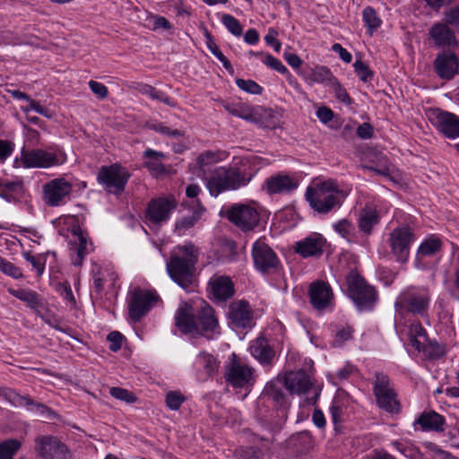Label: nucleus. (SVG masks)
Listing matches in <instances>:
<instances>
[{"label":"nucleus","instance_id":"f8f14e48","mask_svg":"<svg viewBox=\"0 0 459 459\" xmlns=\"http://www.w3.org/2000/svg\"><path fill=\"white\" fill-rule=\"evenodd\" d=\"M155 292L135 288L128 301L129 316L134 322H139L158 301Z\"/></svg>","mask_w":459,"mask_h":459},{"label":"nucleus","instance_id":"e2e57ef3","mask_svg":"<svg viewBox=\"0 0 459 459\" xmlns=\"http://www.w3.org/2000/svg\"><path fill=\"white\" fill-rule=\"evenodd\" d=\"M23 257L32 265L37 271L39 276L42 275L45 270V263L40 256H35L30 252L23 253Z\"/></svg>","mask_w":459,"mask_h":459},{"label":"nucleus","instance_id":"c9c22d12","mask_svg":"<svg viewBox=\"0 0 459 459\" xmlns=\"http://www.w3.org/2000/svg\"><path fill=\"white\" fill-rule=\"evenodd\" d=\"M429 33L438 46H451L456 43L454 32L445 24H435Z\"/></svg>","mask_w":459,"mask_h":459},{"label":"nucleus","instance_id":"1a4fd4ad","mask_svg":"<svg viewBox=\"0 0 459 459\" xmlns=\"http://www.w3.org/2000/svg\"><path fill=\"white\" fill-rule=\"evenodd\" d=\"M177 206L178 203L171 195L152 198L145 209V221L151 225L160 226L169 221Z\"/></svg>","mask_w":459,"mask_h":459},{"label":"nucleus","instance_id":"b1692460","mask_svg":"<svg viewBox=\"0 0 459 459\" xmlns=\"http://www.w3.org/2000/svg\"><path fill=\"white\" fill-rule=\"evenodd\" d=\"M435 126L447 138L459 137V117L453 113L438 112L436 116Z\"/></svg>","mask_w":459,"mask_h":459},{"label":"nucleus","instance_id":"c756f323","mask_svg":"<svg viewBox=\"0 0 459 459\" xmlns=\"http://www.w3.org/2000/svg\"><path fill=\"white\" fill-rule=\"evenodd\" d=\"M424 431H444L446 419L435 411H423L415 420Z\"/></svg>","mask_w":459,"mask_h":459},{"label":"nucleus","instance_id":"58836bf2","mask_svg":"<svg viewBox=\"0 0 459 459\" xmlns=\"http://www.w3.org/2000/svg\"><path fill=\"white\" fill-rule=\"evenodd\" d=\"M409 339L411 344L419 351L424 350L423 342L428 340L425 328L420 322L412 323L409 327Z\"/></svg>","mask_w":459,"mask_h":459},{"label":"nucleus","instance_id":"a18cd8bd","mask_svg":"<svg viewBox=\"0 0 459 459\" xmlns=\"http://www.w3.org/2000/svg\"><path fill=\"white\" fill-rule=\"evenodd\" d=\"M22 446L21 441L14 438L6 439L0 443V459H13Z\"/></svg>","mask_w":459,"mask_h":459},{"label":"nucleus","instance_id":"5fc2aeb1","mask_svg":"<svg viewBox=\"0 0 459 459\" xmlns=\"http://www.w3.org/2000/svg\"><path fill=\"white\" fill-rule=\"evenodd\" d=\"M109 394L114 398L128 403H133L136 401V396L134 394V393L122 387H111L109 389Z\"/></svg>","mask_w":459,"mask_h":459},{"label":"nucleus","instance_id":"ea45409f","mask_svg":"<svg viewBox=\"0 0 459 459\" xmlns=\"http://www.w3.org/2000/svg\"><path fill=\"white\" fill-rule=\"evenodd\" d=\"M335 79L330 69L326 66H316L311 69L307 76V80L310 82L323 83L328 87Z\"/></svg>","mask_w":459,"mask_h":459},{"label":"nucleus","instance_id":"f704fd0d","mask_svg":"<svg viewBox=\"0 0 459 459\" xmlns=\"http://www.w3.org/2000/svg\"><path fill=\"white\" fill-rule=\"evenodd\" d=\"M226 111L232 116L240 117L249 122H256L257 119L254 114L253 108L243 102H222Z\"/></svg>","mask_w":459,"mask_h":459},{"label":"nucleus","instance_id":"2eb2a0df","mask_svg":"<svg viewBox=\"0 0 459 459\" xmlns=\"http://www.w3.org/2000/svg\"><path fill=\"white\" fill-rule=\"evenodd\" d=\"M225 379L235 388H245L253 384L254 370L247 364L234 359L227 367Z\"/></svg>","mask_w":459,"mask_h":459},{"label":"nucleus","instance_id":"f257e3e1","mask_svg":"<svg viewBox=\"0 0 459 459\" xmlns=\"http://www.w3.org/2000/svg\"><path fill=\"white\" fill-rule=\"evenodd\" d=\"M198 254V248L192 243L177 246L167 262L166 267L169 277L185 290L195 281Z\"/></svg>","mask_w":459,"mask_h":459},{"label":"nucleus","instance_id":"e433bc0d","mask_svg":"<svg viewBox=\"0 0 459 459\" xmlns=\"http://www.w3.org/2000/svg\"><path fill=\"white\" fill-rule=\"evenodd\" d=\"M8 292L24 302L31 309H38L42 306L40 296L34 290L9 288Z\"/></svg>","mask_w":459,"mask_h":459},{"label":"nucleus","instance_id":"dca6fc26","mask_svg":"<svg viewBox=\"0 0 459 459\" xmlns=\"http://www.w3.org/2000/svg\"><path fill=\"white\" fill-rule=\"evenodd\" d=\"M35 450L43 458L66 459L67 448L51 436L39 437L35 440Z\"/></svg>","mask_w":459,"mask_h":459},{"label":"nucleus","instance_id":"09e8293b","mask_svg":"<svg viewBox=\"0 0 459 459\" xmlns=\"http://www.w3.org/2000/svg\"><path fill=\"white\" fill-rule=\"evenodd\" d=\"M221 22L232 35L236 37L242 35L243 27L234 16L224 13L221 16Z\"/></svg>","mask_w":459,"mask_h":459},{"label":"nucleus","instance_id":"864d4df0","mask_svg":"<svg viewBox=\"0 0 459 459\" xmlns=\"http://www.w3.org/2000/svg\"><path fill=\"white\" fill-rule=\"evenodd\" d=\"M185 400V396L178 391L168 392L165 398L166 405L174 411L178 410Z\"/></svg>","mask_w":459,"mask_h":459},{"label":"nucleus","instance_id":"20e7f679","mask_svg":"<svg viewBox=\"0 0 459 459\" xmlns=\"http://www.w3.org/2000/svg\"><path fill=\"white\" fill-rule=\"evenodd\" d=\"M221 214L244 232L253 230L260 221V213L254 202L224 206Z\"/></svg>","mask_w":459,"mask_h":459},{"label":"nucleus","instance_id":"3c124183","mask_svg":"<svg viewBox=\"0 0 459 459\" xmlns=\"http://www.w3.org/2000/svg\"><path fill=\"white\" fill-rule=\"evenodd\" d=\"M0 271L13 279L22 278L23 274L21 269L11 262L0 256Z\"/></svg>","mask_w":459,"mask_h":459},{"label":"nucleus","instance_id":"cd10ccee","mask_svg":"<svg viewBox=\"0 0 459 459\" xmlns=\"http://www.w3.org/2000/svg\"><path fill=\"white\" fill-rule=\"evenodd\" d=\"M209 287L218 300H226L234 295V284L228 276L214 275L209 281Z\"/></svg>","mask_w":459,"mask_h":459},{"label":"nucleus","instance_id":"a19ab883","mask_svg":"<svg viewBox=\"0 0 459 459\" xmlns=\"http://www.w3.org/2000/svg\"><path fill=\"white\" fill-rule=\"evenodd\" d=\"M196 363L204 369L208 377L214 376L220 368V362L216 357L205 351L198 354Z\"/></svg>","mask_w":459,"mask_h":459},{"label":"nucleus","instance_id":"9d476101","mask_svg":"<svg viewBox=\"0 0 459 459\" xmlns=\"http://www.w3.org/2000/svg\"><path fill=\"white\" fill-rule=\"evenodd\" d=\"M73 191V184L65 178H57L45 183L42 187V199L50 207L65 204Z\"/></svg>","mask_w":459,"mask_h":459},{"label":"nucleus","instance_id":"393cba45","mask_svg":"<svg viewBox=\"0 0 459 459\" xmlns=\"http://www.w3.org/2000/svg\"><path fill=\"white\" fill-rule=\"evenodd\" d=\"M325 238L320 234H312L296 243L295 252L302 257L318 256L323 253Z\"/></svg>","mask_w":459,"mask_h":459},{"label":"nucleus","instance_id":"79ce46f5","mask_svg":"<svg viewBox=\"0 0 459 459\" xmlns=\"http://www.w3.org/2000/svg\"><path fill=\"white\" fill-rule=\"evenodd\" d=\"M23 406H26L29 411H34L39 416L48 420H51L56 416V413L52 409L43 403L35 402L28 395L24 396Z\"/></svg>","mask_w":459,"mask_h":459},{"label":"nucleus","instance_id":"c03bdc74","mask_svg":"<svg viewBox=\"0 0 459 459\" xmlns=\"http://www.w3.org/2000/svg\"><path fill=\"white\" fill-rule=\"evenodd\" d=\"M362 18L368 28V32L370 35H372L373 32L381 26V19L377 14L375 9L370 6H368L363 10Z\"/></svg>","mask_w":459,"mask_h":459},{"label":"nucleus","instance_id":"0e129e2a","mask_svg":"<svg viewBox=\"0 0 459 459\" xmlns=\"http://www.w3.org/2000/svg\"><path fill=\"white\" fill-rule=\"evenodd\" d=\"M154 130L161 134L167 135L170 138H179L184 136L185 132L179 129H173L162 124L154 126Z\"/></svg>","mask_w":459,"mask_h":459},{"label":"nucleus","instance_id":"49530a36","mask_svg":"<svg viewBox=\"0 0 459 459\" xmlns=\"http://www.w3.org/2000/svg\"><path fill=\"white\" fill-rule=\"evenodd\" d=\"M198 206L199 210L195 211L193 214L185 216L176 222V230H178L179 234H182V231L192 228L200 219L204 208L199 204Z\"/></svg>","mask_w":459,"mask_h":459},{"label":"nucleus","instance_id":"603ef678","mask_svg":"<svg viewBox=\"0 0 459 459\" xmlns=\"http://www.w3.org/2000/svg\"><path fill=\"white\" fill-rule=\"evenodd\" d=\"M354 72L359 77V79L364 82H368L372 80L373 78V72L370 70L368 65H366L361 60H356L353 64Z\"/></svg>","mask_w":459,"mask_h":459},{"label":"nucleus","instance_id":"72a5a7b5","mask_svg":"<svg viewBox=\"0 0 459 459\" xmlns=\"http://www.w3.org/2000/svg\"><path fill=\"white\" fill-rule=\"evenodd\" d=\"M165 155L160 152L152 149H147L143 152L144 167H146L151 174L154 177H160L166 173V169L162 164V159Z\"/></svg>","mask_w":459,"mask_h":459},{"label":"nucleus","instance_id":"f03ea898","mask_svg":"<svg viewBox=\"0 0 459 459\" xmlns=\"http://www.w3.org/2000/svg\"><path fill=\"white\" fill-rule=\"evenodd\" d=\"M309 206L320 214H327L342 206L346 197L344 191L339 188L333 179L314 181L305 193Z\"/></svg>","mask_w":459,"mask_h":459},{"label":"nucleus","instance_id":"6ab92c4d","mask_svg":"<svg viewBox=\"0 0 459 459\" xmlns=\"http://www.w3.org/2000/svg\"><path fill=\"white\" fill-rule=\"evenodd\" d=\"M310 303L316 310H324L330 306L333 294L331 286L323 281L310 284L308 290Z\"/></svg>","mask_w":459,"mask_h":459},{"label":"nucleus","instance_id":"5701e85b","mask_svg":"<svg viewBox=\"0 0 459 459\" xmlns=\"http://www.w3.org/2000/svg\"><path fill=\"white\" fill-rule=\"evenodd\" d=\"M175 324L183 333H201L193 308L186 304L177 310Z\"/></svg>","mask_w":459,"mask_h":459},{"label":"nucleus","instance_id":"412c9836","mask_svg":"<svg viewBox=\"0 0 459 459\" xmlns=\"http://www.w3.org/2000/svg\"><path fill=\"white\" fill-rule=\"evenodd\" d=\"M282 379L285 388L291 394H307L313 386V383L305 370L287 372Z\"/></svg>","mask_w":459,"mask_h":459},{"label":"nucleus","instance_id":"69168bd1","mask_svg":"<svg viewBox=\"0 0 459 459\" xmlns=\"http://www.w3.org/2000/svg\"><path fill=\"white\" fill-rule=\"evenodd\" d=\"M89 87L91 91L99 98V99H105L107 98L108 94V88L105 84L96 82V81H90L89 82Z\"/></svg>","mask_w":459,"mask_h":459},{"label":"nucleus","instance_id":"39448f33","mask_svg":"<svg viewBox=\"0 0 459 459\" xmlns=\"http://www.w3.org/2000/svg\"><path fill=\"white\" fill-rule=\"evenodd\" d=\"M430 299L431 297L428 289L409 287L399 294L394 307L399 312L405 311L415 316H423L428 313Z\"/></svg>","mask_w":459,"mask_h":459},{"label":"nucleus","instance_id":"473e14b6","mask_svg":"<svg viewBox=\"0 0 459 459\" xmlns=\"http://www.w3.org/2000/svg\"><path fill=\"white\" fill-rule=\"evenodd\" d=\"M380 221L378 211L372 206H365L359 211L358 227L366 236L372 233L373 228Z\"/></svg>","mask_w":459,"mask_h":459},{"label":"nucleus","instance_id":"2f4dec72","mask_svg":"<svg viewBox=\"0 0 459 459\" xmlns=\"http://www.w3.org/2000/svg\"><path fill=\"white\" fill-rule=\"evenodd\" d=\"M23 192L24 186L22 179L0 178V197L7 202L18 201L22 196Z\"/></svg>","mask_w":459,"mask_h":459},{"label":"nucleus","instance_id":"bb28decb","mask_svg":"<svg viewBox=\"0 0 459 459\" xmlns=\"http://www.w3.org/2000/svg\"><path fill=\"white\" fill-rule=\"evenodd\" d=\"M264 187L270 195L289 193L298 187V182L289 175L278 174L268 178Z\"/></svg>","mask_w":459,"mask_h":459},{"label":"nucleus","instance_id":"7ed1b4c3","mask_svg":"<svg viewBox=\"0 0 459 459\" xmlns=\"http://www.w3.org/2000/svg\"><path fill=\"white\" fill-rule=\"evenodd\" d=\"M252 178V174L243 172L235 167H219L212 171L206 186L212 195L217 196L222 192L247 186Z\"/></svg>","mask_w":459,"mask_h":459},{"label":"nucleus","instance_id":"6e6552de","mask_svg":"<svg viewBox=\"0 0 459 459\" xmlns=\"http://www.w3.org/2000/svg\"><path fill=\"white\" fill-rule=\"evenodd\" d=\"M131 175L126 168L115 163L110 166H102L97 175V180L106 191L114 195H120Z\"/></svg>","mask_w":459,"mask_h":459},{"label":"nucleus","instance_id":"37998d69","mask_svg":"<svg viewBox=\"0 0 459 459\" xmlns=\"http://www.w3.org/2000/svg\"><path fill=\"white\" fill-rule=\"evenodd\" d=\"M346 397L337 395L333 398L330 406V413L332 420L335 426L340 424L342 420V415L346 411Z\"/></svg>","mask_w":459,"mask_h":459},{"label":"nucleus","instance_id":"c85d7f7f","mask_svg":"<svg viewBox=\"0 0 459 459\" xmlns=\"http://www.w3.org/2000/svg\"><path fill=\"white\" fill-rule=\"evenodd\" d=\"M283 379L276 378L267 383L262 393L264 398L273 401L276 406L286 408L290 402L283 391Z\"/></svg>","mask_w":459,"mask_h":459},{"label":"nucleus","instance_id":"8fccbe9b","mask_svg":"<svg viewBox=\"0 0 459 459\" xmlns=\"http://www.w3.org/2000/svg\"><path fill=\"white\" fill-rule=\"evenodd\" d=\"M24 396L11 388L0 386V397L13 406H23Z\"/></svg>","mask_w":459,"mask_h":459},{"label":"nucleus","instance_id":"6e6d98bb","mask_svg":"<svg viewBox=\"0 0 459 459\" xmlns=\"http://www.w3.org/2000/svg\"><path fill=\"white\" fill-rule=\"evenodd\" d=\"M220 160L221 158L219 152L206 151L198 156L197 163L202 169H204L205 167L216 163Z\"/></svg>","mask_w":459,"mask_h":459},{"label":"nucleus","instance_id":"4be33fe9","mask_svg":"<svg viewBox=\"0 0 459 459\" xmlns=\"http://www.w3.org/2000/svg\"><path fill=\"white\" fill-rule=\"evenodd\" d=\"M435 72L445 80H451L459 74V62L457 56L452 52H444L437 55L434 62Z\"/></svg>","mask_w":459,"mask_h":459},{"label":"nucleus","instance_id":"680f3d73","mask_svg":"<svg viewBox=\"0 0 459 459\" xmlns=\"http://www.w3.org/2000/svg\"><path fill=\"white\" fill-rule=\"evenodd\" d=\"M264 64L280 74H288L286 66L276 57L266 54L263 60Z\"/></svg>","mask_w":459,"mask_h":459},{"label":"nucleus","instance_id":"de8ad7c7","mask_svg":"<svg viewBox=\"0 0 459 459\" xmlns=\"http://www.w3.org/2000/svg\"><path fill=\"white\" fill-rule=\"evenodd\" d=\"M333 228L342 238L347 239L349 242L354 240V237L356 235L355 228L350 221L346 219L341 220L333 225Z\"/></svg>","mask_w":459,"mask_h":459},{"label":"nucleus","instance_id":"aec40b11","mask_svg":"<svg viewBox=\"0 0 459 459\" xmlns=\"http://www.w3.org/2000/svg\"><path fill=\"white\" fill-rule=\"evenodd\" d=\"M228 316L230 323L238 328H247L253 325V313L248 302L234 301L229 307Z\"/></svg>","mask_w":459,"mask_h":459},{"label":"nucleus","instance_id":"4468645a","mask_svg":"<svg viewBox=\"0 0 459 459\" xmlns=\"http://www.w3.org/2000/svg\"><path fill=\"white\" fill-rule=\"evenodd\" d=\"M255 267L263 273L275 270L280 261L274 251L262 239H257L252 247Z\"/></svg>","mask_w":459,"mask_h":459},{"label":"nucleus","instance_id":"423d86ee","mask_svg":"<svg viewBox=\"0 0 459 459\" xmlns=\"http://www.w3.org/2000/svg\"><path fill=\"white\" fill-rule=\"evenodd\" d=\"M348 292L359 310H369L377 299L375 288L365 281L357 272L351 271L347 275Z\"/></svg>","mask_w":459,"mask_h":459},{"label":"nucleus","instance_id":"7c9ffc66","mask_svg":"<svg viewBox=\"0 0 459 459\" xmlns=\"http://www.w3.org/2000/svg\"><path fill=\"white\" fill-rule=\"evenodd\" d=\"M251 354L262 364H269L275 356V351L269 341L261 336L254 340L250 345Z\"/></svg>","mask_w":459,"mask_h":459},{"label":"nucleus","instance_id":"4c0bfd02","mask_svg":"<svg viewBox=\"0 0 459 459\" xmlns=\"http://www.w3.org/2000/svg\"><path fill=\"white\" fill-rule=\"evenodd\" d=\"M134 89L139 91L143 95H147L152 100H160L169 107H175L176 102L171 100L167 94L163 91H160L155 89L153 86L146 84V83H135Z\"/></svg>","mask_w":459,"mask_h":459},{"label":"nucleus","instance_id":"0eeeda50","mask_svg":"<svg viewBox=\"0 0 459 459\" xmlns=\"http://www.w3.org/2000/svg\"><path fill=\"white\" fill-rule=\"evenodd\" d=\"M373 393L380 409L391 414H397L401 411L397 394L391 384L390 378L383 372L375 373Z\"/></svg>","mask_w":459,"mask_h":459},{"label":"nucleus","instance_id":"4d7b16f0","mask_svg":"<svg viewBox=\"0 0 459 459\" xmlns=\"http://www.w3.org/2000/svg\"><path fill=\"white\" fill-rule=\"evenodd\" d=\"M352 333L353 329L351 326H342V328L338 329L333 341V346H342L346 341L351 339Z\"/></svg>","mask_w":459,"mask_h":459},{"label":"nucleus","instance_id":"9b49d317","mask_svg":"<svg viewBox=\"0 0 459 459\" xmlns=\"http://www.w3.org/2000/svg\"><path fill=\"white\" fill-rule=\"evenodd\" d=\"M414 239L413 231L409 227L396 228L390 233L388 242L391 253L398 263L408 262L411 245Z\"/></svg>","mask_w":459,"mask_h":459},{"label":"nucleus","instance_id":"a878e982","mask_svg":"<svg viewBox=\"0 0 459 459\" xmlns=\"http://www.w3.org/2000/svg\"><path fill=\"white\" fill-rule=\"evenodd\" d=\"M442 246L443 243L441 239L436 236H430L426 238L418 247L415 257V266L417 268L425 267L423 260L428 257H433L440 253Z\"/></svg>","mask_w":459,"mask_h":459},{"label":"nucleus","instance_id":"338daca9","mask_svg":"<svg viewBox=\"0 0 459 459\" xmlns=\"http://www.w3.org/2000/svg\"><path fill=\"white\" fill-rule=\"evenodd\" d=\"M108 341L110 342L109 349L112 351H117L122 347L123 335L117 332L113 331L108 334Z\"/></svg>","mask_w":459,"mask_h":459},{"label":"nucleus","instance_id":"13d9d810","mask_svg":"<svg viewBox=\"0 0 459 459\" xmlns=\"http://www.w3.org/2000/svg\"><path fill=\"white\" fill-rule=\"evenodd\" d=\"M28 105L25 107H22V110L25 113H28L30 110H34L37 113L48 117H52V112L48 110V108L42 107L39 102L36 101L35 100L31 99L30 97L27 100Z\"/></svg>","mask_w":459,"mask_h":459},{"label":"nucleus","instance_id":"052dcab7","mask_svg":"<svg viewBox=\"0 0 459 459\" xmlns=\"http://www.w3.org/2000/svg\"><path fill=\"white\" fill-rule=\"evenodd\" d=\"M334 91L336 98L346 105H350L351 103V99L349 96L346 90L339 83L337 79H335L333 83L329 86Z\"/></svg>","mask_w":459,"mask_h":459},{"label":"nucleus","instance_id":"774afa93","mask_svg":"<svg viewBox=\"0 0 459 459\" xmlns=\"http://www.w3.org/2000/svg\"><path fill=\"white\" fill-rule=\"evenodd\" d=\"M292 440L295 442L294 446H298L299 444L304 446L303 449H307L311 446L312 444V437L307 431H303L292 437Z\"/></svg>","mask_w":459,"mask_h":459},{"label":"nucleus","instance_id":"bf43d9fd","mask_svg":"<svg viewBox=\"0 0 459 459\" xmlns=\"http://www.w3.org/2000/svg\"><path fill=\"white\" fill-rule=\"evenodd\" d=\"M236 84L241 90L251 94H261L263 88L252 80L237 79Z\"/></svg>","mask_w":459,"mask_h":459},{"label":"nucleus","instance_id":"a211bd4d","mask_svg":"<svg viewBox=\"0 0 459 459\" xmlns=\"http://www.w3.org/2000/svg\"><path fill=\"white\" fill-rule=\"evenodd\" d=\"M196 316L198 318L197 323L201 332L200 334L212 338L214 335L221 333L219 322L215 316V311L206 302H202Z\"/></svg>","mask_w":459,"mask_h":459},{"label":"nucleus","instance_id":"f3484780","mask_svg":"<svg viewBox=\"0 0 459 459\" xmlns=\"http://www.w3.org/2000/svg\"><path fill=\"white\" fill-rule=\"evenodd\" d=\"M73 239L70 240V256L72 264L75 266H81L83 263L85 256L90 253L88 243V237L80 226H73L72 228Z\"/></svg>","mask_w":459,"mask_h":459},{"label":"nucleus","instance_id":"ddd939ff","mask_svg":"<svg viewBox=\"0 0 459 459\" xmlns=\"http://www.w3.org/2000/svg\"><path fill=\"white\" fill-rule=\"evenodd\" d=\"M21 160L25 168H50L65 161L62 152H52L41 149L22 151Z\"/></svg>","mask_w":459,"mask_h":459}]
</instances>
